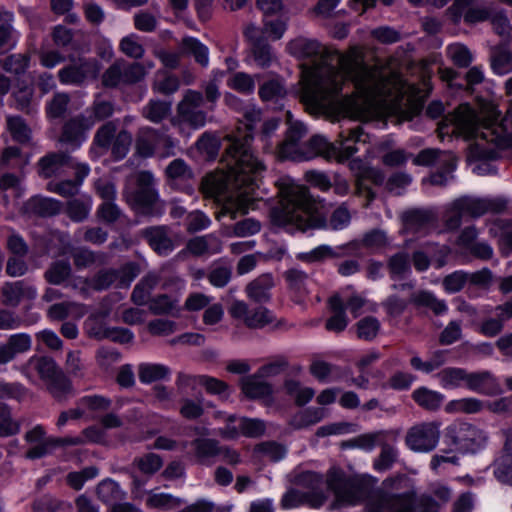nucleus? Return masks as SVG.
<instances>
[{
  "label": "nucleus",
  "instance_id": "10",
  "mask_svg": "<svg viewBox=\"0 0 512 512\" xmlns=\"http://www.w3.org/2000/svg\"><path fill=\"white\" fill-rule=\"evenodd\" d=\"M409 303L417 308H428L433 311L435 315H442L448 311V306L444 300L437 299L432 292L426 290L413 292L410 295L409 301L395 294L390 295L382 305L388 315L398 317L404 313Z\"/></svg>",
  "mask_w": 512,
  "mask_h": 512
},
{
  "label": "nucleus",
  "instance_id": "44",
  "mask_svg": "<svg viewBox=\"0 0 512 512\" xmlns=\"http://www.w3.org/2000/svg\"><path fill=\"white\" fill-rule=\"evenodd\" d=\"M255 64L262 68H269L276 60V55L268 40H258L250 47Z\"/></svg>",
  "mask_w": 512,
  "mask_h": 512
},
{
  "label": "nucleus",
  "instance_id": "15",
  "mask_svg": "<svg viewBox=\"0 0 512 512\" xmlns=\"http://www.w3.org/2000/svg\"><path fill=\"white\" fill-rule=\"evenodd\" d=\"M230 315L235 319H242L245 325L251 329H261L274 320L270 310L263 306L249 309L243 301H234L229 309Z\"/></svg>",
  "mask_w": 512,
  "mask_h": 512
},
{
  "label": "nucleus",
  "instance_id": "59",
  "mask_svg": "<svg viewBox=\"0 0 512 512\" xmlns=\"http://www.w3.org/2000/svg\"><path fill=\"white\" fill-rule=\"evenodd\" d=\"M70 102L67 93H56L46 105V113L49 118L59 119L64 117Z\"/></svg>",
  "mask_w": 512,
  "mask_h": 512
},
{
  "label": "nucleus",
  "instance_id": "31",
  "mask_svg": "<svg viewBox=\"0 0 512 512\" xmlns=\"http://www.w3.org/2000/svg\"><path fill=\"white\" fill-rule=\"evenodd\" d=\"M159 283V276L156 273H148L139 283H137L132 291L131 300L138 306L148 304L151 298V293Z\"/></svg>",
  "mask_w": 512,
  "mask_h": 512
},
{
  "label": "nucleus",
  "instance_id": "61",
  "mask_svg": "<svg viewBox=\"0 0 512 512\" xmlns=\"http://www.w3.org/2000/svg\"><path fill=\"white\" fill-rule=\"evenodd\" d=\"M232 267L226 264H214L207 275L211 285L217 288L225 287L231 280Z\"/></svg>",
  "mask_w": 512,
  "mask_h": 512
},
{
  "label": "nucleus",
  "instance_id": "58",
  "mask_svg": "<svg viewBox=\"0 0 512 512\" xmlns=\"http://www.w3.org/2000/svg\"><path fill=\"white\" fill-rule=\"evenodd\" d=\"M90 210V199L84 200L80 198H74L68 201L66 213L72 221L82 222L88 217Z\"/></svg>",
  "mask_w": 512,
  "mask_h": 512
},
{
  "label": "nucleus",
  "instance_id": "56",
  "mask_svg": "<svg viewBox=\"0 0 512 512\" xmlns=\"http://www.w3.org/2000/svg\"><path fill=\"white\" fill-rule=\"evenodd\" d=\"M95 335L99 339H109L120 344L130 343L134 339L133 332L123 327H104Z\"/></svg>",
  "mask_w": 512,
  "mask_h": 512
},
{
  "label": "nucleus",
  "instance_id": "2",
  "mask_svg": "<svg viewBox=\"0 0 512 512\" xmlns=\"http://www.w3.org/2000/svg\"><path fill=\"white\" fill-rule=\"evenodd\" d=\"M291 118V113L287 112L289 127L286 137L276 143L278 153L284 159L300 162L321 155L344 162L357 153V144L369 142V134L360 123L355 119L343 117L339 120V131L334 142H330L324 136L314 135L308 142L301 143V139L307 134V128L302 122L292 121Z\"/></svg>",
  "mask_w": 512,
  "mask_h": 512
},
{
  "label": "nucleus",
  "instance_id": "39",
  "mask_svg": "<svg viewBox=\"0 0 512 512\" xmlns=\"http://www.w3.org/2000/svg\"><path fill=\"white\" fill-rule=\"evenodd\" d=\"M181 49L185 54L192 55L195 61L203 67L209 63V49L194 37H185L181 42Z\"/></svg>",
  "mask_w": 512,
  "mask_h": 512
},
{
  "label": "nucleus",
  "instance_id": "37",
  "mask_svg": "<svg viewBox=\"0 0 512 512\" xmlns=\"http://www.w3.org/2000/svg\"><path fill=\"white\" fill-rule=\"evenodd\" d=\"M261 377L256 373L255 375L247 378L242 383L243 393L251 399H261L272 395V386L260 380Z\"/></svg>",
  "mask_w": 512,
  "mask_h": 512
},
{
  "label": "nucleus",
  "instance_id": "13",
  "mask_svg": "<svg viewBox=\"0 0 512 512\" xmlns=\"http://www.w3.org/2000/svg\"><path fill=\"white\" fill-rule=\"evenodd\" d=\"M492 9L483 4H475V0H454L448 8V15L453 24L462 20L467 25H475L489 20Z\"/></svg>",
  "mask_w": 512,
  "mask_h": 512
},
{
  "label": "nucleus",
  "instance_id": "11",
  "mask_svg": "<svg viewBox=\"0 0 512 512\" xmlns=\"http://www.w3.org/2000/svg\"><path fill=\"white\" fill-rule=\"evenodd\" d=\"M99 73V63L95 58L69 57V64L58 71L62 84L81 86L88 79H94Z\"/></svg>",
  "mask_w": 512,
  "mask_h": 512
},
{
  "label": "nucleus",
  "instance_id": "48",
  "mask_svg": "<svg viewBox=\"0 0 512 512\" xmlns=\"http://www.w3.org/2000/svg\"><path fill=\"white\" fill-rule=\"evenodd\" d=\"M7 129L12 139L20 144L29 143L31 140V129L21 116H8Z\"/></svg>",
  "mask_w": 512,
  "mask_h": 512
},
{
  "label": "nucleus",
  "instance_id": "24",
  "mask_svg": "<svg viewBox=\"0 0 512 512\" xmlns=\"http://www.w3.org/2000/svg\"><path fill=\"white\" fill-rule=\"evenodd\" d=\"M71 161L72 156L65 152L49 153L40 158L38 162L39 175L45 179L51 178L66 168V164Z\"/></svg>",
  "mask_w": 512,
  "mask_h": 512
},
{
  "label": "nucleus",
  "instance_id": "35",
  "mask_svg": "<svg viewBox=\"0 0 512 512\" xmlns=\"http://www.w3.org/2000/svg\"><path fill=\"white\" fill-rule=\"evenodd\" d=\"M171 110L172 103L170 101L150 99L143 107L142 115L150 122L158 124L171 114Z\"/></svg>",
  "mask_w": 512,
  "mask_h": 512
},
{
  "label": "nucleus",
  "instance_id": "18",
  "mask_svg": "<svg viewBox=\"0 0 512 512\" xmlns=\"http://www.w3.org/2000/svg\"><path fill=\"white\" fill-rule=\"evenodd\" d=\"M142 238L159 256H168L175 248L171 229L166 225L150 226L141 231Z\"/></svg>",
  "mask_w": 512,
  "mask_h": 512
},
{
  "label": "nucleus",
  "instance_id": "33",
  "mask_svg": "<svg viewBox=\"0 0 512 512\" xmlns=\"http://www.w3.org/2000/svg\"><path fill=\"white\" fill-rule=\"evenodd\" d=\"M490 66L498 75L512 72V53L506 45H497L490 49Z\"/></svg>",
  "mask_w": 512,
  "mask_h": 512
},
{
  "label": "nucleus",
  "instance_id": "8",
  "mask_svg": "<svg viewBox=\"0 0 512 512\" xmlns=\"http://www.w3.org/2000/svg\"><path fill=\"white\" fill-rule=\"evenodd\" d=\"M488 434L479 427L461 421H455L445 428L443 443L446 452L475 454L484 449L488 443Z\"/></svg>",
  "mask_w": 512,
  "mask_h": 512
},
{
  "label": "nucleus",
  "instance_id": "16",
  "mask_svg": "<svg viewBox=\"0 0 512 512\" xmlns=\"http://www.w3.org/2000/svg\"><path fill=\"white\" fill-rule=\"evenodd\" d=\"M168 184L179 191L192 194L193 170L182 158L172 160L165 169Z\"/></svg>",
  "mask_w": 512,
  "mask_h": 512
},
{
  "label": "nucleus",
  "instance_id": "21",
  "mask_svg": "<svg viewBox=\"0 0 512 512\" xmlns=\"http://www.w3.org/2000/svg\"><path fill=\"white\" fill-rule=\"evenodd\" d=\"M3 304L6 306L16 307L22 298L33 300L37 296V290L34 286L29 285L24 280L15 282H6L2 287Z\"/></svg>",
  "mask_w": 512,
  "mask_h": 512
},
{
  "label": "nucleus",
  "instance_id": "22",
  "mask_svg": "<svg viewBox=\"0 0 512 512\" xmlns=\"http://www.w3.org/2000/svg\"><path fill=\"white\" fill-rule=\"evenodd\" d=\"M160 137V129H155L149 126L141 128L135 141L136 153L142 158H150L154 156L156 154Z\"/></svg>",
  "mask_w": 512,
  "mask_h": 512
},
{
  "label": "nucleus",
  "instance_id": "28",
  "mask_svg": "<svg viewBox=\"0 0 512 512\" xmlns=\"http://www.w3.org/2000/svg\"><path fill=\"white\" fill-rule=\"evenodd\" d=\"M191 446L197 462L201 465L212 464V459L221 453L219 442L211 438H196L191 441Z\"/></svg>",
  "mask_w": 512,
  "mask_h": 512
},
{
  "label": "nucleus",
  "instance_id": "47",
  "mask_svg": "<svg viewBox=\"0 0 512 512\" xmlns=\"http://www.w3.org/2000/svg\"><path fill=\"white\" fill-rule=\"evenodd\" d=\"M456 159L452 156H444L440 160L438 170L430 175V183L434 186H445L448 183L449 178H453L452 173L456 169Z\"/></svg>",
  "mask_w": 512,
  "mask_h": 512
},
{
  "label": "nucleus",
  "instance_id": "42",
  "mask_svg": "<svg viewBox=\"0 0 512 512\" xmlns=\"http://www.w3.org/2000/svg\"><path fill=\"white\" fill-rule=\"evenodd\" d=\"M324 417L322 408L309 407L296 413L289 421V425L296 430H300L320 422Z\"/></svg>",
  "mask_w": 512,
  "mask_h": 512
},
{
  "label": "nucleus",
  "instance_id": "43",
  "mask_svg": "<svg viewBox=\"0 0 512 512\" xmlns=\"http://www.w3.org/2000/svg\"><path fill=\"white\" fill-rule=\"evenodd\" d=\"M148 307L154 315H178L180 312L178 300L167 294H160L153 297L149 301Z\"/></svg>",
  "mask_w": 512,
  "mask_h": 512
},
{
  "label": "nucleus",
  "instance_id": "23",
  "mask_svg": "<svg viewBox=\"0 0 512 512\" xmlns=\"http://www.w3.org/2000/svg\"><path fill=\"white\" fill-rule=\"evenodd\" d=\"M26 211L39 217H53L62 210V203L54 198L36 195L25 204Z\"/></svg>",
  "mask_w": 512,
  "mask_h": 512
},
{
  "label": "nucleus",
  "instance_id": "9",
  "mask_svg": "<svg viewBox=\"0 0 512 512\" xmlns=\"http://www.w3.org/2000/svg\"><path fill=\"white\" fill-rule=\"evenodd\" d=\"M204 102V96L201 92L187 90L183 99L178 103L176 115L171 117L170 123L183 133V126L187 125L193 130H198L205 126L207 113L200 109Z\"/></svg>",
  "mask_w": 512,
  "mask_h": 512
},
{
  "label": "nucleus",
  "instance_id": "45",
  "mask_svg": "<svg viewBox=\"0 0 512 512\" xmlns=\"http://www.w3.org/2000/svg\"><path fill=\"white\" fill-rule=\"evenodd\" d=\"M286 89L279 79H270L265 81L259 87V97L264 102L278 103L286 96Z\"/></svg>",
  "mask_w": 512,
  "mask_h": 512
},
{
  "label": "nucleus",
  "instance_id": "40",
  "mask_svg": "<svg viewBox=\"0 0 512 512\" xmlns=\"http://www.w3.org/2000/svg\"><path fill=\"white\" fill-rule=\"evenodd\" d=\"M125 493L120 488L119 484L107 478L101 481L97 486L98 498L107 505H114L116 502L123 500Z\"/></svg>",
  "mask_w": 512,
  "mask_h": 512
},
{
  "label": "nucleus",
  "instance_id": "53",
  "mask_svg": "<svg viewBox=\"0 0 512 512\" xmlns=\"http://www.w3.org/2000/svg\"><path fill=\"white\" fill-rule=\"evenodd\" d=\"M26 164L27 161L23 158L19 147L9 146L4 149L0 161V169L2 171L9 169L22 170Z\"/></svg>",
  "mask_w": 512,
  "mask_h": 512
},
{
  "label": "nucleus",
  "instance_id": "64",
  "mask_svg": "<svg viewBox=\"0 0 512 512\" xmlns=\"http://www.w3.org/2000/svg\"><path fill=\"white\" fill-rule=\"evenodd\" d=\"M122 215V210L115 202H102L96 211L98 219L108 225L117 222Z\"/></svg>",
  "mask_w": 512,
  "mask_h": 512
},
{
  "label": "nucleus",
  "instance_id": "36",
  "mask_svg": "<svg viewBox=\"0 0 512 512\" xmlns=\"http://www.w3.org/2000/svg\"><path fill=\"white\" fill-rule=\"evenodd\" d=\"M171 370L168 366L158 363H142L138 367V377L141 383L150 384L169 378Z\"/></svg>",
  "mask_w": 512,
  "mask_h": 512
},
{
  "label": "nucleus",
  "instance_id": "17",
  "mask_svg": "<svg viewBox=\"0 0 512 512\" xmlns=\"http://www.w3.org/2000/svg\"><path fill=\"white\" fill-rule=\"evenodd\" d=\"M366 512H413L414 498L409 493L381 496L366 505Z\"/></svg>",
  "mask_w": 512,
  "mask_h": 512
},
{
  "label": "nucleus",
  "instance_id": "4",
  "mask_svg": "<svg viewBox=\"0 0 512 512\" xmlns=\"http://www.w3.org/2000/svg\"><path fill=\"white\" fill-rule=\"evenodd\" d=\"M270 221L273 226L282 228L290 234L328 228L336 231L349 225L351 215L343 204L332 212L327 221L325 216L315 213V204L308 190L293 186L284 192L280 204L271 209Z\"/></svg>",
  "mask_w": 512,
  "mask_h": 512
},
{
  "label": "nucleus",
  "instance_id": "46",
  "mask_svg": "<svg viewBox=\"0 0 512 512\" xmlns=\"http://www.w3.org/2000/svg\"><path fill=\"white\" fill-rule=\"evenodd\" d=\"M491 467L500 483L512 486V455H496Z\"/></svg>",
  "mask_w": 512,
  "mask_h": 512
},
{
  "label": "nucleus",
  "instance_id": "25",
  "mask_svg": "<svg viewBox=\"0 0 512 512\" xmlns=\"http://www.w3.org/2000/svg\"><path fill=\"white\" fill-rule=\"evenodd\" d=\"M329 306L332 315L327 319L325 328L328 331L340 333L344 331L349 323V319L345 312V303L340 296L334 295L329 299Z\"/></svg>",
  "mask_w": 512,
  "mask_h": 512
},
{
  "label": "nucleus",
  "instance_id": "38",
  "mask_svg": "<svg viewBox=\"0 0 512 512\" xmlns=\"http://www.w3.org/2000/svg\"><path fill=\"white\" fill-rule=\"evenodd\" d=\"M49 393L58 401L65 400L72 392V383L61 370L45 382Z\"/></svg>",
  "mask_w": 512,
  "mask_h": 512
},
{
  "label": "nucleus",
  "instance_id": "26",
  "mask_svg": "<svg viewBox=\"0 0 512 512\" xmlns=\"http://www.w3.org/2000/svg\"><path fill=\"white\" fill-rule=\"evenodd\" d=\"M72 266L68 260L60 259L53 261L44 272V279L47 283L56 286H68L72 277Z\"/></svg>",
  "mask_w": 512,
  "mask_h": 512
},
{
  "label": "nucleus",
  "instance_id": "50",
  "mask_svg": "<svg viewBox=\"0 0 512 512\" xmlns=\"http://www.w3.org/2000/svg\"><path fill=\"white\" fill-rule=\"evenodd\" d=\"M133 141L132 134L126 130H120L114 137L110 146L111 156L115 161L124 159L131 147Z\"/></svg>",
  "mask_w": 512,
  "mask_h": 512
},
{
  "label": "nucleus",
  "instance_id": "30",
  "mask_svg": "<svg viewBox=\"0 0 512 512\" xmlns=\"http://www.w3.org/2000/svg\"><path fill=\"white\" fill-rule=\"evenodd\" d=\"M273 286L274 280L272 275L262 274L247 285L246 292L253 301L265 303L271 298L270 290Z\"/></svg>",
  "mask_w": 512,
  "mask_h": 512
},
{
  "label": "nucleus",
  "instance_id": "12",
  "mask_svg": "<svg viewBox=\"0 0 512 512\" xmlns=\"http://www.w3.org/2000/svg\"><path fill=\"white\" fill-rule=\"evenodd\" d=\"M439 426L437 422H422L412 426L405 436L407 447L419 453L434 450L440 438Z\"/></svg>",
  "mask_w": 512,
  "mask_h": 512
},
{
  "label": "nucleus",
  "instance_id": "34",
  "mask_svg": "<svg viewBox=\"0 0 512 512\" xmlns=\"http://www.w3.org/2000/svg\"><path fill=\"white\" fill-rule=\"evenodd\" d=\"M468 371L460 367H446L437 373L440 385L444 389H456L461 386L466 387Z\"/></svg>",
  "mask_w": 512,
  "mask_h": 512
},
{
  "label": "nucleus",
  "instance_id": "63",
  "mask_svg": "<svg viewBox=\"0 0 512 512\" xmlns=\"http://www.w3.org/2000/svg\"><path fill=\"white\" fill-rule=\"evenodd\" d=\"M356 327L360 339L371 341L379 332L380 322L376 317L366 316L357 322Z\"/></svg>",
  "mask_w": 512,
  "mask_h": 512
},
{
  "label": "nucleus",
  "instance_id": "1",
  "mask_svg": "<svg viewBox=\"0 0 512 512\" xmlns=\"http://www.w3.org/2000/svg\"><path fill=\"white\" fill-rule=\"evenodd\" d=\"M287 49L292 56L311 64L314 79L303 87L301 100L315 112L324 110L341 93L345 80L363 94L373 93L380 85L377 71L356 55L331 50L316 39L299 36L288 43Z\"/></svg>",
  "mask_w": 512,
  "mask_h": 512
},
{
  "label": "nucleus",
  "instance_id": "3",
  "mask_svg": "<svg viewBox=\"0 0 512 512\" xmlns=\"http://www.w3.org/2000/svg\"><path fill=\"white\" fill-rule=\"evenodd\" d=\"M241 114L245 120L244 129L239 127L227 136L229 144L222 161L227 168L228 182L241 197H248L259 187L266 167L251 150L254 125L261 120V111L248 104Z\"/></svg>",
  "mask_w": 512,
  "mask_h": 512
},
{
  "label": "nucleus",
  "instance_id": "41",
  "mask_svg": "<svg viewBox=\"0 0 512 512\" xmlns=\"http://www.w3.org/2000/svg\"><path fill=\"white\" fill-rule=\"evenodd\" d=\"M387 267L392 280L404 279L411 272V263L408 253H395L389 258Z\"/></svg>",
  "mask_w": 512,
  "mask_h": 512
},
{
  "label": "nucleus",
  "instance_id": "7",
  "mask_svg": "<svg viewBox=\"0 0 512 512\" xmlns=\"http://www.w3.org/2000/svg\"><path fill=\"white\" fill-rule=\"evenodd\" d=\"M123 197L138 214L160 217L165 212L164 202L159 198L155 178L150 171L139 172L136 177V187L124 190Z\"/></svg>",
  "mask_w": 512,
  "mask_h": 512
},
{
  "label": "nucleus",
  "instance_id": "52",
  "mask_svg": "<svg viewBox=\"0 0 512 512\" xmlns=\"http://www.w3.org/2000/svg\"><path fill=\"white\" fill-rule=\"evenodd\" d=\"M455 207L472 218H479L487 213L485 198L463 197L455 201Z\"/></svg>",
  "mask_w": 512,
  "mask_h": 512
},
{
  "label": "nucleus",
  "instance_id": "20",
  "mask_svg": "<svg viewBox=\"0 0 512 512\" xmlns=\"http://www.w3.org/2000/svg\"><path fill=\"white\" fill-rule=\"evenodd\" d=\"M466 388L485 396H496L502 393L500 382L495 375L488 370L468 372Z\"/></svg>",
  "mask_w": 512,
  "mask_h": 512
},
{
  "label": "nucleus",
  "instance_id": "14",
  "mask_svg": "<svg viewBox=\"0 0 512 512\" xmlns=\"http://www.w3.org/2000/svg\"><path fill=\"white\" fill-rule=\"evenodd\" d=\"M92 128L93 121L80 113L64 122L59 140L74 151L87 140L88 132Z\"/></svg>",
  "mask_w": 512,
  "mask_h": 512
},
{
  "label": "nucleus",
  "instance_id": "49",
  "mask_svg": "<svg viewBox=\"0 0 512 512\" xmlns=\"http://www.w3.org/2000/svg\"><path fill=\"white\" fill-rule=\"evenodd\" d=\"M116 134V124L112 121H107L103 125H101L95 132L92 145L106 152L110 149V146Z\"/></svg>",
  "mask_w": 512,
  "mask_h": 512
},
{
  "label": "nucleus",
  "instance_id": "27",
  "mask_svg": "<svg viewBox=\"0 0 512 512\" xmlns=\"http://www.w3.org/2000/svg\"><path fill=\"white\" fill-rule=\"evenodd\" d=\"M411 398L420 408L428 412L438 411L445 399L442 393L425 386L415 389L411 394Z\"/></svg>",
  "mask_w": 512,
  "mask_h": 512
},
{
  "label": "nucleus",
  "instance_id": "51",
  "mask_svg": "<svg viewBox=\"0 0 512 512\" xmlns=\"http://www.w3.org/2000/svg\"><path fill=\"white\" fill-rule=\"evenodd\" d=\"M29 363L33 365L44 382L62 370L55 360L49 356H33L30 358Z\"/></svg>",
  "mask_w": 512,
  "mask_h": 512
},
{
  "label": "nucleus",
  "instance_id": "60",
  "mask_svg": "<svg viewBox=\"0 0 512 512\" xmlns=\"http://www.w3.org/2000/svg\"><path fill=\"white\" fill-rule=\"evenodd\" d=\"M124 85H131L141 81L146 74L145 67L138 62L120 60Z\"/></svg>",
  "mask_w": 512,
  "mask_h": 512
},
{
  "label": "nucleus",
  "instance_id": "5",
  "mask_svg": "<svg viewBox=\"0 0 512 512\" xmlns=\"http://www.w3.org/2000/svg\"><path fill=\"white\" fill-rule=\"evenodd\" d=\"M463 125L471 138H481L486 142L495 143L499 148H510L512 147V132H509V127H512V102L503 118L499 111H493L487 117L471 112Z\"/></svg>",
  "mask_w": 512,
  "mask_h": 512
},
{
  "label": "nucleus",
  "instance_id": "57",
  "mask_svg": "<svg viewBox=\"0 0 512 512\" xmlns=\"http://www.w3.org/2000/svg\"><path fill=\"white\" fill-rule=\"evenodd\" d=\"M483 409V402L477 398L469 397L450 401L446 406L447 412H460L475 414Z\"/></svg>",
  "mask_w": 512,
  "mask_h": 512
},
{
  "label": "nucleus",
  "instance_id": "54",
  "mask_svg": "<svg viewBox=\"0 0 512 512\" xmlns=\"http://www.w3.org/2000/svg\"><path fill=\"white\" fill-rule=\"evenodd\" d=\"M20 422L12 418L10 407L0 402V437H10L20 432Z\"/></svg>",
  "mask_w": 512,
  "mask_h": 512
},
{
  "label": "nucleus",
  "instance_id": "55",
  "mask_svg": "<svg viewBox=\"0 0 512 512\" xmlns=\"http://www.w3.org/2000/svg\"><path fill=\"white\" fill-rule=\"evenodd\" d=\"M120 278L116 269H101L90 280L89 286L95 291L109 289Z\"/></svg>",
  "mask_w": 512,
  "mask_h": 512
},
{
  "label": "nucleus",
  "instance_id": "29",
  "mask_svg": "<svg viewBox=\"0 0 512 512\" xmlns=\"http://www.w3.org/2000/svg\"><path fill=\"white\" fill-rule=\"evenodd\" d=\"M186 250L197 257L206 253L216 254L221 251V241L213 234L197 236L187 242Z\"/></svg>",
  "mask_w": 512,
  "mask_h": 512
},
{
  "label": "nucleus",
  "instance_id": "19",
  "mask_svg": "<svg viewBox=\"0 0 512 512\" xmlns=\"http://www.w3.org/2000/svg\"><path fill=\"white\" fill-rule=\"evenodd\" d=\"M476 142L471 147V156L474 160L481 163L475 167L477 173L480 175L496 174V167L492 166L489 161L496 160L500 157V150L495 143L486 142L481 138H475Z\"/></svg>",
  "mask_w": 512,
  "mask_h": 512
},
{
  "label": "nucleus",
  "instance_id": "32",
  "mask_svg": "<svg viewBox=\"0 0 512 512\" xmlns=\"http://www.w3.org/2000/svg\"><path fill=\"white\" fill-rule=\"evenodd\" d=\"M114 106L111 100L105 99L101 94H96L92 104L82 113L93 121L94 127L97 122L104 121L113 115Z\"/></svg>",
  "mask_w": 512,
  "mask_h": 512
},
{
  "label": "nucleus",
  "instance_id": "62",
  "mask_svg": "<svg viewBox=\"0 0 512 512\" xmlns=\"http://www.w3.org/2000/svg\"><path fill=\"white\" fill-rule=\"evenodd\" d=\"M398 458V450L389 445L383 444L379 456L374 460L373 467L378 472L389 470Z\"/></svg>",
  "mask_w": 512,
  "mask_h": 512
},
{
  "label": "nucleus",
  "instance_id": "6",
  "mask_svg": "<svg viewBox=\"0 0 512 512\" xmlns=\"http://www.w3.org/2000/svg\"><path fill=\"white\" fill-rule=\"evenodd\" d=\"M327 486L334 493L337 502L349 506L372 499L375 491L371 478L347 476L342 470L337 469L328 472Z\"/></svg>",
  "mask_w": 512,
  "mask_h": 512
}]
</instances>
